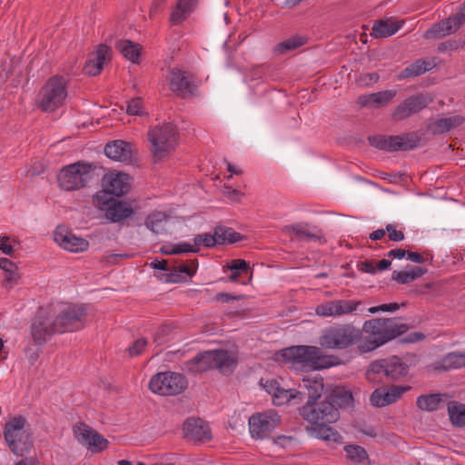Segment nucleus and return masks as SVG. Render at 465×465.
Returning <instances> with one entry per match:
<instances>
[{"label": "nucleus", "instance_id": "1", "mask_svg": "<svg viewBox=\"0 0 465 465\" xmlns=\"http://www.w3.org/2000/svg\"><path fill=\"white\" fill-rule=\"evenodd\" d=\"M407 330V325L400 323L396 318L366 321L361 330L362 341L359 348L364 352L373 351Z\"/></svg>", "mask_w": 465, "mask_h": 465}, {"label": "nucleus", "instance_id": "2", "mask_svg": "<svg viewBox=\"0 0 465 465\" xmlns=\"http://www.w3.org/2000/svg\"><path fill=\"white\" fill-rule=\"evenodd\" d=\"M285 362L295 369L321 370L338 364V358L326 355L316 346H292L282 351Z\"/></svg>", "mask_w": 465, "mask_h": 465}, {"label": "nucleus", "instance_id": "3", "mask_svg": "<svg viewBox=\"0 0 465 465\" xmlns=\"http://www.w3.org/2000/svg\"><path fill=\"white\" fill-rule=\"evenodd\" d=\"M49 307L59 334L84 328L87 317L84 305L51 302Z\"/></svg>", "mask_w": 465, "mask_h": 465}, {"label": "nucleus", "instance_id": "4", "mask_svg": "<svg viewBox=\"0 0 465 465\" xmlns=\"http://www.w3.org/2000/svg\"><path fill=\"white\" fill-rule=\"evenodd\" d=\"M361 340V329L351 323H337L325 329L320 337L322 347L330 350H344Z\"/></svg>", "mask_w": 465, "mask_h": 465}, {"label": "nucleus", "instance_id": "5", "mask_svg": "<svg viewBox=\"0 0 465 465\" xmlns=\"http://www.w3.org/2000/svg\"><path fill=\"white\" fill-rule=\"evenodd\" d=\"M236 361L235 356L228 351H207L193 357L188 363V369L193 372L217 369L222 373H230L236 365Z\"/></svg>", "mask_w": 465, "mask_h": 465}, {"label": "nucleus", "instance_id": "6", "mask_svg": "<svg viewBox=\"0 0 465 465\" xmlns=\"http://www.w3.org/2000/svg\"><path fill=\"white\" fill-rule=\"evenodd\" d=\"M4 435L10 450L16 456L29 452L33 441L29 424L23 416L11 418L5 424Z\"/></svg>", "mask_w": 465, "mask_h": 465}, {"label": "nucleus", "instance_id": "7", "mask_svg": "<svg viewBox=\"0 0 465 465\" xmlns=\"http://www.w3.org/2000/svg\"><path fill=\"white\" fill-rule=\"evenodd\" d=\"M177 137V128L172 123L156 125L149 131L150 150L155 162L164 159L174 150Z\"/></svg>", "mask_w": 465, "mask_h": 465}, {"label": "nucleus", "instance_id": "8", "mask_svg": "<svg viewBox=\"0 0 465 465\" xmlns=\"http://www.w3.org/2000/svg\"><path fill=\"white\" fill-rule=\"evenodd\" d=\"M49 304L40 307L30 324V337L35 346L42 347L55 334H59Z\"/></svg>", "mask_w": 465, "mask_h": 465}, {"label": "nucleus", "instance_id": "9", "mask_svg": "<svg viewBox=\"0 0 465 465\" xmlns=\"http://www.w3.org/2000/svg\"><path fill=\"white\" fill-rule=\"evenodd\" d=\"M409 366L398 357H391L387 359H380L370 363L366 377L370 381H377L386 378L388 380H397L407 375Z\"/></svg>", "mask_w": 465, "mask_h": 465}, {"label": "nucleus", "instance_id": "10", "mask_svg": "<svg viewBox=\"0 0 465 465\" xmlns=\"http://www.w3.org/2000/svg\"><path fill=\"white\" fill-rule=\"evenodd\" d=\"M67 82L64 77L54 75L42 88L39 107L45 112H53L60 107L67 97Z\"/></svg>", "mask_w": 465, "mask_h": 465}, {"label": "nucleus", "instance_id": "11", "mask_svg": "<svg viewBox=\"0 0 465 465\" xmlns=\"http://www.w3.org/2000/svg\"><path fill=\"white\" fill-rule=\"evenodd\" d=\"M93 170L92 164L81 162L64 167L58 174L59 186L65 191L79 190L92 179Z\"/></svg>", "mask_w": 465, "mask_h": 465}, {"label": "nucleus", "instance_id": "12", "mask_svg": "<svg viewBox=\"0 0 465 465\" xmlns=\"http://www.w3.org/2000/svg\"><path fill=\"white\" fill-rule=\"evenodd\" d=\"M300 414L308 422L314 425H327L335 422L340 418L336 405L326 399L321 402H306L300 409Z\"/></svg>", "mask_w": 465, "mask_h": 465}, {"label": "nucleus", "instance_id": "13", "mask_svg": "<svg viewBox=\"0 0 465 465\" xmlns=\"http://www.w3.org/2000/svg\"><path fill=\"white\" fill-rule=\"evenodd\" d=\"M188 386L187 379L181 373L165 371L153 375L149 381L152 392L163 396L182 393Z\"/></svg>", "mask_w": 465, "mask_h": 465}, {"label": "nucleus", "instance_id": "14", "mask_svg": "<svg viewBox=\"0 0 465 465\" xmlns=\"http://www.w3.org/2000/svg\"><path fill=\"white\" fill-rule=\"evenodd\" d=\"M94 203L111 223H120L134 213L129 203L116 200L106 193H96L94 196Z\"/></svg>", "mask_w": 465, "mask_h": 465}, {"label": "nucleus", "instance_id": "15", "mask_svg": "<svg viewBox=\"0 0 465 465\" xmlns=\"http://www.w3.org/2000/svg\"><path fill=\"white\" fill-rule=\"evenodd\" d=\"M281 417L273 410L252 414L249 419V430L253 439L267 438L280 425Z\"/></svg>", "mask_w": 465, "mask_h": 465}, {"label": "nucleus", "instance_id": "16", "mask_svg": "<svg viewBox=\"0 0 465 465\" xmlns=\"http://www.w3.org/2000/svg\"><path fill=\"white\" fill-rule=\"evenodd\" d=\"M371 145L389 152L407 151L417 146V139L412 135H373L369 137Z\"/></svg>", "mask_w": 465, "mask_h": 465}, {"label": "nucleus", "instance_id": "17", "mask_svg": "<svg viewBox=\"0 0 465 465\" xmlns=\"http://www.w3.org/2000/svg\"><path fill=\"white\" fill-rule=\"evenodd\" d=\"M361 303V301L356 300L327 301L315 308V313L322 317H341L357 312Z\"/></svg>", "mask_w": 465, "mask_h": 465}, {"label": "nucleus", "instance_id": "18", "mask_svg": "<svg viewBox=\"0 0 465 465\" xmlns=\"http://www.w3.org/2000/svg\"><path fill=\"white\" fill-rule=\"evenodd\" d=\"M166 80L170 90L183 98L193 95L196 89L192 76L180 69L170 70Z\"/></svg>", "mask_w": 465, "mask_h": 465}, {"label": "nucleus", "instance_id": "19", "mask_svg": "<svg viewBox=\"0 0 465 465\" xmlns=\"http://www.w3.org/2000/svg\"><path fill=\"white\" fill-rule=\"evenodd\" d=\"M430 101L427 95L422 94L411 95L395 108L391 117L395 121L407 119L426 108Z\"/></svg>", "mask_w": 465, "mask_h": 465}, {"label": "nucleus", "instance_id": "20", "mask_svg": "<svg viewBox=\"0 0 465 465\" xmlns=\"http://www.w3.org/2000/svg\"><path fill=\"white\" fill-rule=\"evenodd\" d=\"M74 433L78 442L92 451H101L107 447V440L84 423L74 425Z\"/></svg>", "mask_w": 465, "mask_h": 465}, {"label": "nucleus", "instance_id": "21", "mask_svg": "<svg viewBox=\"0 0 465 465\" xmlns=\"http://www.w3.org/2000/svg\"><path fill=\"white\" fill-rule=\"evenodd\" d=\"M103 187L104 190L98 193H106L108 196H122L129 192L131 178L124 173H112L104 177Z\"/></svg>", "mask_w": 465, "mask_h": 465}, {"label": "nucleus", "instance_id": "22", "mask_svg": "<svg viewBox=\"0 0 465 465\" xmlns=\"http://www.w3.org/2000/svg\"><path fill=\"white\" fill-rule=\"evenodd\" d=\"M323 389V379L321 375L308 374L303 376L302 382L299 384L297 394L301 401L307 397V402H312L321 398Z\"/></svg>", "mask_w": 465, "mask_h": 465}, {"label": "nucleus", "instance_id": "23", "mask_svg": "<svg viewBox=\"0 0 465 465\" xmlns=\"http://www.w3.org/2000/svg\"><path fill=\"white\" fill-rule=\"evenodd\" d=\"M54 242L66 251L72 252H84L89 247V242L82 237H77L64 227H58L54 232Z\"/></svg>", "mask_w": 465, "mask_h": 465}, {"label": "nucleus", "instance_id": "24", "mask_svg": "<svg viewBox=\"0 0 465 465\" xmlns=\"http://www.w3.org/2000/svg\"><path fill=\"white\" fill-rule=\"evenodd\" d=\"M465 22L461 20L459 12L435 25L424 34L427 39H437L444 37L456 32Z\"/></svg>", "mask_w": 465, "mask_h": 465}, {"label": "nucleus", "instance_id": "25", "mask_svg": "<svg viewBox=\"0 0 465 465\" xmlns=\"http://www.w3.org/2000/svg\"><path fill=\"white\" fill-rule=\"evenodd\" d=\"M411 390L410 386L392 385L387 390H375L371 396V403L376 407H384L395 402L401 396Z\"/></svg>", "mask_w": 465, "mask_h": 465}, {"label": "nucleus", "instance_id": "26", "mask_svg": "<svg viewBox=\"0 0 465 465\" xmlns=\"http://www.w3.org/2000/svg\"><path fill=\"white\" fill-rule=\"evenodd\" d=\"M183 431L190 440L205 441L212 438L209 426L201 419H188L183 424Z\"/></svg>", "mask_w": 465, "mask_h": 465}, {"label": "nucleus", "instance_id": "27", "mask_svg": "<svg viewBox=\"0 0 465 465\" xmlns=\"http://www.w3.org/2000/svg\"><path fill=\"white\" fill-rule=\"evenodd\" d=\"M110 48L105 45H100L95 52L91 54L84 66V72L90 76L98 75L103 68L104 62L109 57Z\"/></svg>", "mask_w": 465, "mask_h": 465}, {"label": "nucleus", "instance_id": "28", "mask_svg": "<svg viewBox=\"0 0 465 465\" xmlns=\"http://www.w3.org/2000/svg\"><path fill=\"white\" fill-rule=\"evenodd\" d=\"M292 238L305 242H315L321 239L320 230L316 226L305 223H298L286 227Z\"/></svg>", "mask_w": 465, "mask_h": 465}, {"label": "nucleus", "instance_id": "29", "mask_svg": "<svg viewBox=\"0 0 465 465\" xmlns=\"http://www.w3.org/2000/svg\"><path fill=\"white\" fill-rule=\"evenodd\" d=\"M396 90H385L359 97L358 104L361 106L379 108L390 104L396 96Z\"/></svg>", "mask_w": 465, "mask_h": 465}, {"label": "nucleus", "instance_id": "30", "mask_svg": "<svg viewBox=\"0 0 465 465\" xmlns=\"http://www.w3.org/2000/svg\"><path fill=\"white\" fill-rule=\"evenodd\" d=\"M197 0H177L173 8L169 21L172 25H181L194 11Z\"/></svg>", "mask_w": 465, "mask_h": 465}, {"label": "nucleus", "instance_id": "31", "mask_svg": "<svg viewBox=\"0 0 465 465\" xmlns=\"http://www.w3.org/2000/svg\"><path fill=\"white\" fill-rule=\"evenodd\" d=\"M224 272L227 273V278L230 282L246 284L250 267L244 260L237 259L232 261V263L228 266L227 270H224Z\"/></svg>", "mask_w": 465, "mask_h": 465}, {"label": "nucleus", "instance_id": "32", "mask_svg": "<svg viewBox=\"0 0 465 465\" xmlns=\"http://www.w3.org/2000/svg\"><path fill=\"white\" fill-rule=\"evenodd\" d=\"M104 153L114 161L125 162L131 159V147L124 141L115 140L106 144Z\"/></svg>", "mask_w": 465, "mask_h": 465}, {"label": "nucleus", "instance_id": "33", "mask_svg": "<svg viewBox=\"0 0 465 465\" xmlns=\"http://www.w3.org/2000/svg\"><path fill=\"white\" fill-rule=\"evenodd\" d=\"M435 63L430 59H417L412 64L401 70L398 75V80H404L420 76L430 71Z\"/></svg>", "mask_w": 465, "mask_h": 465}, {"label": "nucleus", "instance_id": "34", "mask_svg": "<svg viewBox=\"0 0 465 465\" xmlns=\"http://www.w3.org/2000/svg\"><path fill=\"white\" fill-rule=\"evenodd\" d=\"M401 25L390 20H378L372 26L371 35L375 38H384L393 35L401 28Z\"/></svg>", "mask_w": 465, "mask_h": 465}, {"label": "nucleus", "instance_id": "35", "mask_svg": "<svg viewBox=\"0 0 465 465\" xmlns=\"http://www.w3.org/2000/svg\"><path fill=\"white\" fill-rule=\"evenodd\" d=\"M346 457L352 465H369V456L364 448L359 445L344 447Z\"/></svg>", "mask_w": 465, "mask_h": 465}, {"label": "nucleus", "instance_id": "36", "mask_svg": "<svg viewBox=\"0 0 465 465\" xmlns=\"http://www.w3.org/2000/svg\"><path fill=\"white\" fill-rule=\"evenodd\" d=\"M330 401L336 405V410L350 407L353 401L352 393L344 388L337 387L331 394L327 395Z\"/></svg>", "mask_w": 465, "mask_h": 465}, {"label": "nucleus", "instance_id": "37", "mask_svg": "<svg viewBox=\"0 0 465 465\" xmlns=\"http://www.w3.org/2000/svg\"><path fill=\"white\" fill-rule=\"evenodd\" d=\"M445 394L432 393L420 395L417 398V406L419 409L426 411H434L441 407L442 398Z\"/></svg>", "mask_w": 465, "mask_h": 465}, {"label": "nucleus", "instance_id": "38", "mask_svg": "<svg viewBox=\"0 0 465 465\" xmlns=\"http://www.w3.org/2000/svg\"><path fill=\"white\" fill-rule=\"evenodd\" d=\"M168 216L163 212H154L149 214L144 222L145 226L155 235L165 231V223Z\"/></svg>", "mask_w": 465, "mask_h": 465}, {"label": "nucleus", "instance_id": "39", "mask_svg": "<svg viewBox=\"0 0 465 465\" xmlns=\"http://www.w3.org/2000/svg\"><path fill=\"white\" fill-rule=\"evenodd\" d=\"M214 237L217 241V245H223L233 243L241 240V234L236 232L233 229L218 225L213 230Z\"/></svg>", "mask_w": 465, "mask_h": 465}, {"label": "nucleus", "instance_id": "40", "mask_svg": "<svg viewBox=\"0 0 465 465\" xmlns=\"http://www.w3.org/2000/svg\"><path fill=\"white\" fill-rule=\"evenodd\" d=\"M307 43V37L300 35H292L286 40L276 45L274 52L278 54H283L293 51Z\"/></svg>", "mask_w": 465, "mask_h": 465}, {"label": "nucleus", "instance_id": "41", "mask_svg": "<svg viewBox=\"0 0 465 465\" xmlns=\"http://www.w3.org/2000/svg\"><path fill=\"white\" fill-rule=\"evenodd\" d=\"M116 48L126 59L132 61L133 63L137 62L140 57L141 49L139 45L134 44L130 40L122 39L118 41L116 44Z\"/></svg>", "mask_w": 465, "mask_h": 465}, {"label": "nucleus", "instance_id": "42", "mask_svg": "<svg viewBox=\"0 0 465 465\" xmlns=\"http://www.w3.org/2000/svg\"><path fill=\"white\" fill-rule=\"evenodd\" d=\"M198 268V260L193 259L190 261L189 264H180L177 267V270L173 272H171L167 275V281L171 282H181L183 277L182 273H184L190 277L193 276Z\"/></svg>", "mask_w": 465, "mask_h": 465}, {"label": "nucleus", "instance_id": "43", "mask_svg": "<svg viewBox=\"0 0 465 465\" xmlns=\"http://www.w3.org/2000/svg\"><path fill=\"white\" fill-rule=\"evenodd\" d=\"M464 118L460 115H453L446 118H440L432 124L433 133L443 134L460 125Z\"/></svg>", "mask_w": 465, "mask_h": 465}, {"label": "nucleus", "instance_id": "44", "mask_svg": "<svg viewBox=\"0 0 465 465\" xmlns=\"http://www.w3.org/2000/svg\"><path fill=\"white\" fill-rule=\"evenodd\" d=\"M448 413L451 423L457 427L465 426V405L451 401L448 405Z\"/></svg>", "mask_w": 465, "mask_h": 465}, {"label": "nucleus", "instance_id": "45", "mask_svg": "<svg viewBox=\"0 0 465 465\" xmlns=\"http://www.w3.org/2000/svg\"><path fill=\"white\" fill-rule=\"evenodd\" d=\"M462 367H465V352H450L441 360V369L450 370Z\"/></svg>", "mask_w": 465, "mask_h": 465}, {"label": "nucleus", "instance_id": "46", "mask_svg": "<svg viewBox=\"0 0 465 465\" xmlns=\"http://www.w3.org/2000/svg\"><path fill=\"white\" fill-rule=\"evenodd\" d=\"M193 244L194 248H197L198 252L202 246L205 248H213L217 245V241L213 232L198 233L194 235Z\"/></svg>", "mask_w": 465, "mask_h": 465}, {"label": "nucleus", "instance_id": "47", "mask_svg": "<svg viewBox=\"0 0 465 465\" xmlns=\"http://www.w3.org/2000/svg\"><path fill=\"white\" fill-rule=\"evenodd\" d=\"M298 398L297 391L292 389L280 388L278 392L272 398V403L275 406H282L292 400Z\"/></svg>", "mask_w": 465, "mask_h": 465}, {"label": "nucleus", "instance_id": "48", "mask_svg": "<svg viewBox=\"0 0 465 465\" xmlns=\"http://www.w3.org/2000/svg\"><path fill=\"white\" fill-rule=\"evenodd\" d=\"M317 436L326 441L340 442L341 440V434L327 425H316Z\"/></svg>", "mask_w": 465, "mask_h": 465}, {"label": "nucleus", "instance_id": "49", "mask_svg": "<svg viewBox=\"0 0 465 465\" xmlns=\"http://www.w3.org/2000/svg\"><path fill=\"white\" fill-rule=\"evenodd\" d=\"M126 112L131 115H143L144 108L141 98H133L128 102Z\"/></svg>", "mask_w": 465, "mask_h": 465}, {"label": "nucleus", "instance_id": "50", "mask_svg": "<svg viewBox=\"0 0 465 465\" xmlns=\"http://www.w3.org/2000/svg\"><path fill=\"white\" fill-rule=\"evenodd\" d=\"M171 252H173L175 254L187 253V252L196 253L197 248H194L193 244L191 242H179V243L172 246Z\"/></svg>", "mask_w": 465, "mask_h": 465}, {"label": "nucleus", "instance_id": "51", "mask_svg": "<svg viewBox=\"0 0 465 465\" xmlns=\"http://www.w3.org/2000/svg\"><path fill=\"white\" fill-rule=\"evenodd\" d=\"M147 344V341L144 338L137 339L128 349L129 355L131 357L139 355Z\"/></svg>", "mask_w": 465, "mask_h": 465}, {"label": "nucleus", "instance_id": "52", "mask_svg": "<svg viewBox=\"0 0 465 465\" xmlns=\"http://www.w3.org/2000/svg\"><path fill=\"white\" fill-rule=\"evenodd\" d=\"M386 232H388V237L392 242H401L404 240L403 232L397 230L394 224H387Z\"/></svg>", "mask_w": 465, "mask_h": 465}, {"label": "nucleus", "instance_id": "53", "mask_svg": "<svg viewBox=\"0 0 465 465\" xmlns=\"http://www.w3.org/2000/svg\"><path fill=\"white\" fill-rule=\"evenodd\" d=\"M391 279L401 284H405L411 282L408 271H393L391 273Z\"/></svg>", "mask_w": 465, "mask_h": 465}, {"label": "nucleus", "instance_id": "54", "mask_svg": "<svg viewBox=\"0 0 465 465\" xmlns=\"http://www.w3.org/2000/svg\"><path fill=\"white\" fill-rule=\"evenodd\" d=\"M357 269L361 272H366L370 274H375L377 272V268L373 264V262L368 260L358 262Z\"/></svg>", "mask_w": 465, "mask_h": 465}, {"label": "nucleus", "instance_id": "55", "mask_svg": "<svg viewBox=\"0 0 465 465\" xmlns=\"http://www.w3.org/2000/svg\"><path fill=\"white\" fill-rule=\"evenodd\" d=\"M242 298V296H241V295H233V294L226 293V292H218L215 294L214 300L217 302L227 303L231 301L241 300Z\"/></svg>", "mask_w": 465, "mask_h": 465}, {"label": "nucleus", "instance_id": "56", "mask_svg": "<svg viewBox=\"0 0 465 465\" xmlns=\"http://www.w3.org/2000/svg\"><path fill=\"white\" fill-rule=\"evenodd\" d=\"M265 391L272 395V399L278 392L281 388L280 383L276 380H269L263 384Z\"/></svg>", "mask_w": 465, "mask_h": 465}, {"label": "nucleus", "instance_id": "57", "mask_svg": "<svg viewBox=\"0 0 465 465\" xmlns=\"http://www.w3.org/2000/svg\"><path fill=\"white\" fill-rule=\"evenodd\" d=\"M0 268L5 272H11V271L16 270V265L7 258H0Z\"/></svg>", "mask_w": 465, "mask_h": 465}, {"label": "nucleus", "instance_id": "58", "mask_svg": "<svg viewBox=\"0 0 465 465\" xmlns=\"http://www.w3.org/2000/svg\"><path fill=\"white\" fill-rule=\"evenodd\" d=\"M8 240L6 236L1 237L0 250L6 255H12L14 249L13 246L8 243Z\"/></svg>", "mask_w": 465, "mask_h": 465}, {"label": "nucleus", "instance_id": "59", "mask_svg": "<svg viewBox=\"0 0 465 465\" xmlns=\"http://www.w3.org/2000/svg\"><path fill=\"white\" fill-rule=\"evenodd\" d=\"M17 272L16 270L11 271V272H5V286L11 287L13 283L16 282Z\"/></svg>", "mask_w": 465, "mask_h": 465}, {"label": "nucleus", "instance_id": "60", "mask_svg": "<svg viewBox=\"0 0 465 465\" xmlns=\"http://www.w3.org/2000/svg\"><path fill=\"white\" fill-rule=\"evenodd\" d=\"M405 255H407V252L401 248L392 249L387 253L388 257H392L398 260H401Z\"/></svg>", "mask_w": 465, "mask_h": 465}, {"label": "nucleus", "instance_id": "61", "mask_svg": "<svg viewBox=\"0 0 465 465\" xmlns=\"http://www.w3.org/2000/svg\"><path fill=\"white\" fill-rule=\"evenodd\" d=\"M408 272L410 273V277H411V281H414V280L421 277L423 274H425L427 270L423 269L421 267H414Z\"/></svg>", "mask_w": 465, "mask_h": 465}, {"label": "nucleus", "instance_id": "62", "mask_svg": "<svg viewBox=\"0 0 465 465\" xmlns=\"http://www.w3.org/2000/svg\"><path fill=\"white\" fill-rule=\"evenodd\" d=\"M150 266L153 269L161 271L168 270V262L166 260H154L151 262Z\"/></svg>", "mask_w": 465, "mask_h": 465}, {"label": "nucleus", "instance_id": "63", "mask_svg": "<svg viewBox=\"0 0 465 465\" xmlns=\"http://www.w3.org/2000/svg\"><path fill=\"white\" fill-rule=\"evenodd\" d=\"M407 259L417 263H423L425 259L418 252H407Z\"/></svg>", "mask_w": 465, "mask_h": 465}, {"label": "nucleus", "instance_id": "64", "mask_svg": "<svg viewBox=\"0 0 465 465\" xmlns=\"http://www.w3.org/2000/svg\"><path fill=\"white\" fill-rule=\"evenodd\" d=\"M386 234V228L385 229H378L373 231L371 233H370L369 238L371 241H378L383 238Z\"/></svg>", "mask_w": 465, "mask_h": 465}]
</instances>
